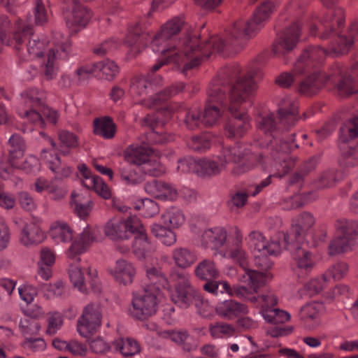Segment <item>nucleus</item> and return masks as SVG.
Segmentation results:
<instances>
[{
    "mask_svg": "<svg viewBox=\"0 0 358 358\" xmlns=\"http://www.w3.org/2000/svg\"><path fill=\"white\" fill-rule=\"evenodd\" d=\"M358 137V117L350 119L341 128L339 148L341 156L339 164L341 166L350 167L358 164V152L348 145V143Z\"/></svg>",
    "mask_w": 358,
    "mask_h": 358,
    "instance_id": "4468645a",
    "label": "nucleus"
},
{
    "mask_svg": "<svg viewBox=\"0 0 358 358\" xmlns=\"http://www.w3.org/2000/svg\"><path fill=\"white\" fill-rule=\"evenodd\" d=\"M314 224L313 215L304 212L293 220L291 231L287 234L280 232L276 238L268 241L261 232L253 231L248 234L246 241L255 255H277L282 252L285 246H289V243L303 242Z\"/></svg>",
    "mask_w": 358,
    "mask_h": 358,
    "instance_id": "20e7f679",
    "label": "nucleus"
},
{
    "mask_svg": "<svg viewBox=\"0 0 358 358\" xmlns=\"http://www.w3.org/2000/svg\"><path fill=\"white\" fill-rule=\"evenodd\" d=\"M253 97L254 96L251 97L245 108L231 113L233 117L228 121L225 126L226 134L229 138L241 137L250 128L249 120L245 110L251 106Z\"/></svg>",
    "mask_w": 358,
    "mask_h": 358,
    "instance_id": "393cba45",
    "label": "nucleus"
},
{
    "mask_svg": "<svg viewBox=\"0 0 358 358\" xmlns=\"http://www.w3.org/2000/svg\"><path fill=\"white\" fill-rule=\"evenodd\" d=\"M139 227H141V221L136 216L127 218L113 217L106 223L103 231L105 235L111 240H126L135 234Z\"/></svg>",
    "mask_w": 358,
    "mask_h": 358,
    "instance_id": "f3484780",
    "label": "nucleus"
},
{
    "mask_svg": "<svg viewBox=\"0 0 358 358\" xmlns=\"http://www.w3.org/2000/svg\"><path fill=\"white\" fill-rule=\"evenodd\" d=\"M299 34L300 28L298 23H294L287 27L273 45L274 54L280 56L293 50L299 41Z\"/></svg>",
    "mask_w": 358,
    "mask_h": 358,
    "instance_id": "bb28decb",
    "label": "nucleus"
},
{
    "mask_svg": "<svg viewBox=\"0 0 358 358\" xmlns=\"http://www.w3.org/2000/svg\"><path fill=\"white\" fill-rule=\"evenodd\" d=\"M330 278H327L325 274L311 279L304 285V290L310 296H314L320 293L329 283Z\"/></svg>",
    "mask_w": 358,
    "mask_h": 358,
    "instance_id": "6e6d98bb",
    "label": "nucleus"
},
{
    "mask_svg": "<svg viewBox=\"0 0 358 358\" xmlns=\"http://www.w3.org/2000/svg\"><path fill=\"white\" fill-rule=\"evenodd\" d=\"M185 122L189 129H194L201 124H203V118L201 116V111L197 108L189 110L185 116Z\"/></svg>",
    "mask_w": 358,
    "mask_h": 358,
    "instance_id": "e2e57ef3",
    "label": "nucleus"
},
{
    "mask_svg": "<svg viewBox=\"0 0 358 358\" xmlns=\"http://www.w3.org/2000/svg\"><path fill=\"white\" fill-rule=\"evenodd\" d=\"M344 22V13L341 8L329 9L320 15L313 13L308 22L309 32L322 39L336 36L331 44V52L336 55L346 54L354 41L358 38V19L355 20L348 30V35L341 34L338 29Z\"/></svg>",
    "mask_w": 358,
    "mask_h": 358,
    "instance_id": "7ed1b4c3",
    "label": "nucleus"
},
{
    "mask_svg": "<svg viewBox=\"0 0 358 358\" xmlns=\"http://www.w3.org/2000/svg\"><path fill=\"white\" fill-rule=\"evenodd\" d=\"M215 310L218 316L226 320H234L248 313L245 305L231 299L219 302Z\"/></svg>",
    "mask_w": 358,
    "mask_h": 358,
    "instance_id": "7c9ffc66",
    "label": "nucleus"
},
{
    "mask_svg": "<svg viewBox=\"0 0 358 358\" xmlns=\"http://www.w3.org/2000/svg\"><path fill=\"white\" fill-rule=\"evenodd\" d=\"M108 272L117 284L127 286L133 282L136 269L131 262L120 259L108 268Z\"/></svg>",
    "mask_w": 358,
    "mask_h": 358,
    "instance_id": "b1692460",
    "label": "nucleus"
},
{
    "mask_svg": "<svg viewBox=\"0 0 358 358\" xmlns=\"http://www.w3.org/2000/svg\"><path fill=\"white\" fill-rule=\"evenodd\" d=\"M95 240L94 231L89 227H85L80 234L71 241L72 242L66 252L67 257L73 259L85 252Z\"/></svg>",
    "mask_w": 358,
    "mask_h": 358,
    "instance_id": "cd10ccee",
    "label": "nucleus"
},
{
    "mask_svg": "<svg viewBox=\"0 0 358 358\" xmlns=\"http://www.w3.org/2000/svg\"><path fill=\"white\" fill-rule=\"evenodd\" d=\"M297 103L289 97L284 98L279 103L278 119L280 122L295 120L297 114Z\"/></svg>",
    "mask_w": 358,
    "mask_h": 358,
    "instance_id": "8fccbe9b",
    "label": "nucleus"
},
{
    "mask_svg": "<svg viewBox=\"0 0 358 358\" xmlns=\"http://www.w3.org/2000/svg\"><path fill=\"white\" fill-rule=\"evenodd\" d=\"M275 126L274 114L271 113H266L259 117L257 120V127L260 131H262L268 141H270L271 134Z\"/></svg>",
    "mask_w": 358,
    "mask_h": 358,
    "instance_id": "4d7b16f0",
    "label": "nucleus"
},
{
    "mask_svg": "<svg viewBox=\"0 0 358 358\" xmlns=\"http://www.w3.org/2000/svg\"><path fill=\"white\" fill-rule=\"evenodd\" d=\"M124 157L128 163L141 166L144 175L159 177L166 171L159 153L148 146L131 145L125 150Z\"/></svg>",
    "mask_w": 358,
    "mask_h": 358,
    "instance_id": "9d476101",
    "label": "nucleus"
},
{
    "mask_svg": "<svg viewBox=\"0 0 358 358\" xmlns=\"http://www.w3.org/2000/svg\"><path fill=\"white\" fill-rule=\"evenodd\" d=\"M337 236L329 247L330 255L349 251L357 244L356 233L358 232V221L341 220L337 223Z\"/></svg>",
    "mask_w": 358,
    "mask_h": 358,
    "instance_id": "dca6fc26",
    "label": "nucleus"
},
{
    "mask_svg": "<svg viewBox=\"0 0 358 358\" xmlns=\"http://www.w3.org/2000/svg\"><path fill=\"white\" fill-rule=\"evenodd\" d=\"M355 77H358V63L352 69V75L344 76V71L341 66L336 64L333 66L331 72L327 76L320 73L309 75L301 82L299 90L306 95H312L322 87L324 83L327 80L336 81L341 80L338 84V89L344 95H349L357 92Z\"/></svg>",
    "mask_w": 358,
    "mask_h": 358,
    "instance_id": "6e6552de",
    "label": "nucleus"
},
{
    "mask_svg": "<svg viewBox=\"0 0 358 358\" xmlns=\"http://www.w3.org/2000/svg\"><path fill=\"white\" fill-rule=\"evenodd\" d=\"M348 272V266L345 262H337L331 265L325 272L327 278L338 280L344 278Z\"/></svg>",
    "mask_w": 358,
    "mask_h": 358,
    "instance_id": "052dcab7",
    "label": "nucleus"
},
{
    "mask_svg": "<svg viewBox=\"0 0 358 358\" xmlns=\"http://www.w3.org/2000/svg\"><path fill=\"white\" fill-rule=\"evenodd\" d=\"M199 34L182 18L174 17L164 24L150 43L153 52L162 54L166 62L173 63L182 73L198 66L202 57L221 52L225 43L217 36L201 42Z\"/></svg>",
    "mask_w": 358,
    "mask_h": 358,
    "instance_id": "f257e3e1",
    "label": "nucleus"
},
{
    "mask_svg": "<svg viewBox=\"0 0 358 358\" xmlns=\"http://www.w3.org/2000/svg\"><path fill=\"white\" fill-rule=\"evenodd\" d=\"M160 115L161 113L158 112L156 115L157 117L148 115L145 118V122L152 128V131L149 133L148 141L154 143L162 144L172 141L173 138L172 136L168 135L166 132H164L163 130L158 129L159 126L164 124V121L159 120Z\"/></svg>",
    "mask_w": 358,
    "mask_h": 358,
    "instance_id": "72a5a7b5",
    "label": "nucleus"
},
{
    "mask_svg": "<svg viewBox=\"0 0 358 358\" xmlns=\"http://www.w3.org/2000/svg\"><path fill=\"white\" fill-rule=\"evenodd\" d=\"M96 76L108 80H113L120 71L117 64L112 60L103 59L94 63Z\"/></svg>",
    "mask_w": 358,
    "mask_h": 358,
    "instance_id": "79ce46f5",
    "label": "nucleus"
},
{
    "mask_svg": "<svg viewBox=\"0 0 358 358\" xmlns=\"http://www.w3.org/2000/svg\"><path fill=\"white\" fill-rule=\"evenodd\" d=\"M17 164L8 166L5 162H0V177L4 180H10L15 186L21 185L22 182L19 177L13 175L14 169L22 170L27 173H37L41 169L39 160L34 155L27 157L23 162L21 159L17 161Z\"/></svg>",
    "mask_w": 358,
    "mask_h": 358,
    "instance_id": "aec40b11",
    "label": "nucleus"
},
{
    "mask_svg": "<svg viewBox=\"0 0 358 358\" xmlns=\"http://www.w3.org/2000/svg\"><path fill=\"white\" fill-rule=\"evenodd\" d=\"M227 231L222 227H215L204 229L200 235L201 244L206 248L218 250L227 242Z\"/></svg>",
    "mask_w": 358,
    "mask_h": 358,
    "instance_id": "c756f323",
    "label": "nucleus"
},
{
    "mask_svg": "<svg viewBox=\"0 0 358 358\" xmlns=\"http://www.w3.org/2000/svg\"><path fill=\"white\" fill-rule=\"evenodd\" d=\"M169 335L170 339L180 345L185 351L195 350L199 345L198 341L185 331H172L169 333Z\"/></svg>",
    "mask_w": 358,
    "mask_h": 358,
    "instance_id": "a18cd8bd",
    "label": "nucleus"
},
{
    "mask_svg": "<svg viewBox=\"0 0 358 358\" xmlns=\"http://www.w3.org/2000/svg\"><path fill=\"white\" fill-rule=\"evenodd\" d=\"M48 143L52 145L51 150L44 149L41 152V159L48 165V168L55 173L56 178L68 177L71 173V168L62 164L59 157L55 154L53 149L55 148V143L50 138H47Z\"/></svg>",
    "mask_w": 358,
    "mask_h": 358,
    "instance_id": "c85d7f7f",
    "label": "nucleus"
},
{
    "mask_svg": "<svg viewBox=\"0 0 358 358\" xmlns=\"http://www.w3.org/2000/svg\"><path fill=\"white\" fill-rule=\"evenodd\" d=\"M329 53V51L320 48H310L304 51L295 63L294 71L299 73L302 69L303 73H306L311 62L320 61Z\"/></svg>",
    "mask_w": 358,
    "mask_h": 358,
    "instance_id": "2f4dec72",
    "label": "nucleus"
},
{
    "mask_svg": "<svg viewBox=\"0 0 358 358\" xmlns=\"http://www.w3.org/2000/svg\"><path fill=\"white\" fill-rule=\"evenodd\" d=\"M253 294L252 296L255 297ZM255 298L257 301L251 302L256 304L260 308L259 313L262 315L264 308L266 309H273L278 302L277 296L271 292L255 296Z\"/></svg>",
    "mask_w": 358,
    "mask_h": 358,
    "instance_id": "13d9d810",
    "label": "nucleus"
},
{
    "mask_svg": "<svg viewBox=\"0 0 358 358\" xmlns=\"http://www.w3.org/2000/svg\"><path fill=\"white\" fill-rule=\"evenodd\" d=\"M300 243H289L283 250L292 252L293 259L296 266V273L299 278L306 277L313 268L315 260L313 255L304 247L299 246Z\"/></svg>",
    "mask_w": 358,
    "mask_h": 358,
    "instance_id": "412c9836",
    "label": "nucleus"
},
{
    "mask_svg": "<svg viewBox=\"0 0 358 358\" xmlns=\"http://www.w3.org/2000/svg\"><path fill=\"white\" fill-rule=\"evenodd\" d=\"M195 274L199 278L206 280L217 278L220 276L219 270L214 262L210 259H204L199 262L195 268Z\"/></svg>",
    "mask_w": 358,
    "mask_h": 358,
    "instance_id": "09e8293b",
    "label": "nucleus"
},
{
    "mask_svg": "<svg viewBox=\"0 0 358 358\" xmlns=\"http://www.w3.org/2000/svg\"><path fill=\"white\" fill-rule=\"evenodd\" d=\"M51 238L56 243H69L73 237L71 227L65 222L57 220L53 222L49 229Z\"/></svg>",
    "mask_w": 358,
    "mask_h": 358,
    "instance_id": "f704fd0d",
    "label": "nucleus"
},
{
    "mask_svg": "<svg viewBox=\"0 0 358 358\" xmlns=\"http://www.w3.org/2000/svg\"><path fill=\"white\" fill-rule=\"evenodd\" d=\"M189 278L186 272L173 271L171 273L170 280L175 286V289L171 292V300L182 308H187L194 303L200 315L204 317H211L215 308L192 287Z\"/></svg>",
    "mask_w": 358,
    "mask_h": 358,
    "instance_id": "39448f33",
    "label": "nucleus"
},
{
    "mask_svg": "<svg viewBox=\"0 0 358 358\" xmlns=\"http://www.w3.org/2000/svg\"><path fill=\"white\" fill-rule=\"evenodd\" d=\"M208 330L211 337L215 339L229 338L235 333L234 327L225 322L210 324Z\"/></svg>",
    "mask_w": 358,
    "mask_h": 358,
    "instance_id": "603ef678",
    "label": "nucleus"
},
{
    "mask_svg": "<svg viewBox=\"0 0 358 358\" xmlns=\"http://www.w3.org/2000/svg\"><path fill=\"white\" fill-rule=\"evenodd\" d=\"M262 317L266 322L272 324L285 323L291 319L289 313L277 308L273 309H266L264 308Z\"/></svg>",
    "mask_w": 358,
    "mask_h": 358,
    "instance_id": "864d4df0",
    "label": "nucleus"
},
{
    "mask_svg": "<svg viewBox=\"0 0 358 358\" xmlns=\"http://www.w3.org/2000/svg\"><path fill=\"white\" fill-rule=\"evenodd\" d=\"M101 324V313L98 304L90 303L84 307L82 315L78 320L77 331L83 338H87L96 332Z\"/></svg>",
    "mask_w": 358,
    "mask_h": 358,
    "instance_id": "6ab92c4d",
    "label": "nucleus"
},
{
    "mask_svg": "<svg viewBox=\"0 0 358 358\" xmlns=\"http://www.w3.org/2000/svg\"><path fill=\"white\" fill-rule=\"evenodd\" d=\"M93 128L94 134L105 139L113 138L116 132V125L113 120L108 117L95 119Z\"/></svg>",
    "mask_w": 358,
    "mask_h": 358,
    "instance_id": "4c0bfd02",
    "label": "nucleus"
},
{
    "mask_svg": "<svg viewBox=\"0 0 358 358\" xmlns=\"http://www.w3.org/2000/svg\"><path fill=\"white\" fill-rule=\"evenodd\" d=\"M35 22L37 24H43L48 20V11L41 0H36L33 8Z\"/></svg>",
    "mask_w": 358,
    "mask_h": 358,
    "instance_id": "0e129e2a",
    "label": "nucleus"
},
{
    "mask_svg": "<svg viewBox=\"0 0 358 358\" xmlns=\"http://www.w3.org/2000/svg\"><path fill=\"white\" fill-rule=\"evenodd\" d=\"M249 153L250 150L245 144L238 143L232 147H224L218 155L211 159H198L197 175L206 177L219 174L227 164L239 162Z\"/></svg>",
    "mask_w": 358,
    "mask_h": 358,
    "instance_id": "1a4fd4ad",
    "label": "nucleus"
},
{
    "mask_svg": "<svg viewBox=\"0 0 358 358\" xmlns=\"http://www.w3.org/2000/svg\"><path fill=\"white\" fill-rule=\"evenodd\" d=\"M129 165H122L119 168V174L121 181L127 185H136L144 180L143 173H140L136 168Z\"/></svg>",
    "mask_w": 358,
    "mask_h": 358,
    "instance_id": "c03bdc74",
    "label": "nucleus"
},
{
    "mask_svg": "<svg viewBox=\"0 0 358 358\" xmlns=\"http://www.w3.org/2000/svg\"><path fill=\"white\" fill-rule=\"evenodd\" d=\"M145 274L148 282L145 285H150L152 287L169 289L168 280L163 275L159 268L153 266H145Z\"/></svg>",
    "mask_w": 358,
    "mask_h": 358,
    "instance_id": "49530a36",
    "label": "nucleus"
},
{
    "mask_svg": "<svg viewBox=\"0 0 358 358\" xmlns=\"http://www.w3.org/2000/svg\"><path fill=\"white\" fill-rule=\"evenodd\" d=\"M283 162L280 159H273L272 165L268 166L266 165L268 159H264L262 155H252L250 157L246 163L236 166L234 169L236 174H241L248 171L250 169L259 166L261 169L268 171L270 175L268 177H279L281 178L285 175L293 166V162L287 159V157H282Z\"/></svg>",
    "mask_w": 358,
    "mask_h": 358,
    "instance_id": "2eb2a0df",
    "label": "nucleus"
},
{
    "mask_svg": "<svg viewBox=\"0 0 358 358\" xmlns=\"http://www.w3.org/2000/svg\"><path fill=\"white\" fill-rule=\"evenodd\" d=\"M152 234L164 245L171 246L177 241L176 234L171 228L155 223L151 225Z\"/></svg>",
    "mask_w": 358,
    "mask_h": 358,
    "instance_id": "37998d69",
    "label": "nucleus"
},
{
    "mask_svg": "<svg viewBox=\"0 0 358 358\" xmlns=\"http://www.w3.org/2000/svg\"><path fill=\"white\" fill-rule=\"evenodd\" d=\"M46 45L47 41L45 38H40L38 36L32 35L27 45V50L31 58L44 56L41 68L45 78L52 80L59 70L58 60L67 57L71 44L67 40L61 43H57L55 47L50 48L44 55Z\"/></svg>",
    "mask_w": 358,
    "mask_h": 358,
    "instance_id": "423d86ee",
    "label": "nucleus"
},
{
    "mask_svg": "<svg viewBox=\"0 0 358 358\" xmlns=\"http://www.w3.org/2000/svg\"><path fill=\"white\" fill-rule=\"evenodd\" d=\"M268 279V275L263 273L255 270H245V273H239L238 276V282L243 285L231 287L227 281H220L219 282V287H221L220 292L231 296H235L250 301H255L257 299L252 294L257 293L258 289L265 285Z\"/></svg>",
    "mask_w": 358,
    "mask_h": 358,
    "instance_id": "9b49d317",
    "label": "nucleus"
},
{
    "mask_svg": "<svg viewBox=\"0 0 358 358\" xmlns=\"http://www.w3.org/2000/svg\"><path fill=\"white\" fill-rule=\"evenodd\" d=\"M44 99L45 93L43 91L36 88L29 89L21 94L18 106L27 108L43 107Z\"/></svg>",
    "mask_w": 358,
    "mask_h": 358,
    "instance_id": "e433bc0d",
    "label": "nucleus"
},
{
    "mask_svg": "<svg viewBox=\"0 0 358 358\" xmlns=\"http://www.w3.org/2000/svg\"><path fill=\"white\" fill-rule=\"evenodd\" d=\"M212 138V136L209 134L195 136L188 142V145L195 151L203 152L210 148Z\"/></svg>",
    "mask_w": 358,
    "mask_h": 358,
    "instance_id": "bf43d9fd",
    "label": "nucleus"
},
{
    "mask_svg": "<svg viewBox=\"0 0 358 358\" xmlns=\"http://www.w3.org/2000/svg\"><path fill=\"white\" fill-rule=\"evenodd\" d=\"M113 346L124 357L133 356L140 352L138 343L131 338H118L113 342Z\"/></svg>",
    "mask_w": 358,
    "mask_h": 358,
    "instance_id": "de8ad7c7",
    "label": "nucleus"
},
{
    "mask_svg": "<svg viewBox=\"0 0 358 358\" xmlns=\"http://www.w3.org/2000/svg\"><path fill=\"white\" fill-rule=\"evenodd\" d=\"M134 234V238L131 245L133 254L140 260L150 259L155 251V246L148 238L141 223V227L136 229Z\"/></svg>",
    "mask_w": 358,
    "mask_h": 358,
    "instance_id": "a878e982",
    "label": "nucleus"
},
{
    "mask_svg": "<svg viewBox=\"0 0 358 358\" xmlns=\"http://www.w3.org/2000/svg\"><path fill=\"white\" fill-rule=\"evenodd\" d=\"M162 220L164 225L172 229H176L185 224V216L180 209L171 207L162 215Z\"/></svg>",
    "mask_w": 358,
    "mask_h": 358,
    "instance_id": "a19ab883",
    "label": "nucleus"
},
{
    "mask_svg": "<svg viewBox=\"0 0 358 358\" xmlns=\"http://www.w3.org/2000/svg\"><path fill=\"white\" fill-rule=\"evenodd\" d=\"M136 208L143 211L145 217H151L159 213V208L156 202L150 199H143L138 201Z\"/></svg>",
    "mask_w": 358,
    "mask_h": 358,
    "instance_id": "680f3d73",
    "label": "nucleus"
},
{
    "mask_svg": "<svg viewBox=\"0 0 358 358\" xmlns=\"http://www.w3.org/2000/svg\"><path fill=\"white\" fill-rule=\"evenodd\" d=\"M162 298L159 287L145 285L143 288L133 294L131 306L129 309L131 316L138 320H145L154 315Z\"/></svg>",
    "mask_w": 358,
    "mask_h": 358,
    "instance_id": "f8f14e48",
    "label": "nucleus"
},
{
    "mask_svg": "<svg viewBox=\"0 0 358 358\" xmlns=\"http://www.w3.org/2000/svg\"><path fill=\"white\" fill-rule=\"evenodd\" d=\"M63 290L64 285L60 281H57L54 283L45 284L43 287V292L44 295L48 299L62 296Z\"/></svg>",
    "mask_w": 358,
    "mask_h": 358,
    "instance_id": "774afa93",
    "label": "nucleus"
},
{
    "mask_svg": "<svg viewBox=\"0 0 358 358\" xmlns=\"http://www.w3.org/2000/svg\"><path fill=\"white\" fill-rule=\"evenodd\" d=\"M178 171L181 173L193 172L197 174L198 159L191 157H185L178 160Z\"/></svg>",
    "mask_w": 358,
    "mask_h": 358,
    "instance_id": "338daca9",
    "label": "nucleus"
},
{
    "mask_svg": "<svg viewBox=\"0 0 358 358\" xmlns=\"http://www.w3.org/2000/svg\"><path fill=\"white\" fill-rule=\"evenodd\" d=\"M161 78L152 84L148 78L145 76H139L135 78L130 86V93L132 96H145L143 97L138 103L144 105L148 108L157 106L158 104L166 101L171 95L178 93L184 88L182 83L179 84L176 90L167 89L164 91L160 92L154 95H149L153 91V87L155 85H159Z\"/></svg>",
    "mask_w": 358,
    "mask_h": 358,
    "instance_id": "ddd939ff",
    "label": "nucleus"
},
{
    "mask_svg": "<svg viewBox=\"0 0 358 358\" xmlns=\"http://www.w3.org/2000/svg\"><path fill=\"white\" fill-rule=\"evenodd\" d=\"M92 75L96 76V71L94 64L83 66L78 68L74 75L75 84H80L85 81Z\"/></svg>",
    "mask_w": 358,
    "mask_h": 358,
    "instance_id": "69168bd1",
    "label": "nucleus"
},
{
    "mask_svg": "<svg viewBox=\"0 0 358 358\" xmlns=\"http://www.w3.org/2000/svg\"><path fill=\"white\" fill-rule=\"evenodd\" d=\"M259 71L252 69L241 73L231 85L213 80L208 90L207 103L202 115L203 124H215L221 117L224 109L234 113L245 108L251 97L255 96V79Z\"/></svg>",
    "mask_w": 358,
    "mask_h": 358,
    "instance_id": "f03ea898",
    "label": "nucleus"
},
{
    "mask_svg": "<svg viewBox=\"0 0 358 358\" xmlns=\"http://www.w3.org/2000/svg\"><path fill=\"white\" fill-rule=\"evenodd\" d=\"M278 6L276 2L268 0L263 2L254 12L249 20H238L227 30V43L231 40L238 43L253 37L269 20Z\"/></svg>",
    "mask_w": 358,
    "mask_h": 358,
    "instance_id": "0eeeda50",
    "label": "nucleus"
},
{
    "mask_svg": "<svg viewBox=\"0 0 358 358\" xmlns=\"http://www.w3.org/2000/svg\"><path fill=\"white\" fill-rule=\"evenodd\" d=\"M148 36V34L143 30L140 23L134 22L128 27L124 43L136 49L140 45H146Z\"/></svg>",
    "mask_w": 358,
    "mask_h": 358,
    "instance_id": "c9c22d12",
    "label": "nucleus"
},
{
    "mask_svg": "<svg viewBox=\"0 0 358 358\" xmlns=\"http://www.w3.org/2000/svg\"><path fill=\"white\" fill-rule=\"evenodd\" d=\"M8 158L6 162L8 166H17V161L20 160L26 151V143L21 136L12 135L8 141Z\"/></svg>",
    "mask_w": 358,
    "mask_h": 358,
    "instance_id": "473e14b6",
    "label": "nucleus"
},
{
    "mask_svg": "<svg viewBox=\"0 0 358 358\" xmlns=\"http://www.w3.org/2000/svg\"><path fill=\"white\" fill-rule=\"evenodd\" d=\"M69 276L71 282L76 289L82 293H87L88 288L85 279L84 273L79 266L70 265Z\"/></svg>",
    "mask_w": 358,
    "mask_h": 358,
    "instance_id": "3c124183",
    "label": "nucleus"
},
{
    "mask_svg": "<svg viewBox=\"0 0 358 358\" xmlns=\"http://www.w3.org/2000/svg\"><path fill=\"white\" fill-rule=\"evenodd\" d=\"M172 259L175 264L182 268L190 267L196 260L194 252L187 248L178 247L172 251Z\"/></svg>",
    "mask_w": 358,
    "mask_h": 358,
    "instance_id": "58836bf2",
    "label": "nucleus"
},
{
    "mask_svg": "<svg viewBox=\"0 0 358 358\" xmlns=\"http://www.w3.org/2000/svg\"><path fill=\"white\" fill-rule=\"evenodd\" d=\"M15 223L18 228V241L25 248L37 246L46 238L45 231L35 220L18 219Z\"/></svg>",
    "mask_w": 358,
    "mask_h": 358,
    "instance_id": "a211bd4d",
    "label": "nucleus"
},
{
    "mask_svg": "<svg viewBox=\"0 0 358 358\" xmlns=\"http://www.w3.org/2000/svg\"><path fill=\"white\" fill-rule=\"evenodd\" d=\"M81 176L82 184L87 189H94L95 192L104 199L111 197V191L103 179L93 175L85 164L78 166Z\"/></svg>",
    "mask_w": 358,
    "mask_h": 358,
    "instance_id": "5701e85b",
    "label": "nucleus"
},
{
    "mask_svg": "<svg viewBox=\"0 0 358 358\" xmlns=\"http://www.w3.org/2000/svg\"><path fill=\"white\" fill-rule=\"evenodd\" d=\"M324 310V305L317 301L308 303L303 306L297 317L301 325L307 330H315L321 324L320 316Z\"/></svg>",
    "mask_w": 358,
    "mask_h": 358,
    "instance_id": "4be33fe9",
    "label": "nucleus"
},
{
    "mask_svg": "<svg viewBox=\"0 0 358 358\" xmlns=\"http://www.w3.org/2000/svg\"><path fill=\"white\" fill-rule=\"evenodd\" d=\"M220 254L223 257L231 259L238 264L243 268V273H245V270H250L247 268L248 255L242 245H227Z\"/></svg>",
    "mask_w": 358,
    "mask_h": 358,
    "instance_id": "ea45409f",
    "label": "nucleus"
},
{
    "mask_svg": "<svg viewBox=\"0 0 358 358\" xmlns=\"http://www.w3.org/2000/svg\"><path fill=\"white\" fill-rule=\"evenodd\" d=\"M17 113L22 118L27 120L36 127L42 128L45 126L42 115L33 108L18 106Z\"/></svg>",
    "mask_w": 358,
    "mask_h": 358,
    "instance_id": "5fc2aeb1",
    "label": "nucleus"
}]
</instances>
